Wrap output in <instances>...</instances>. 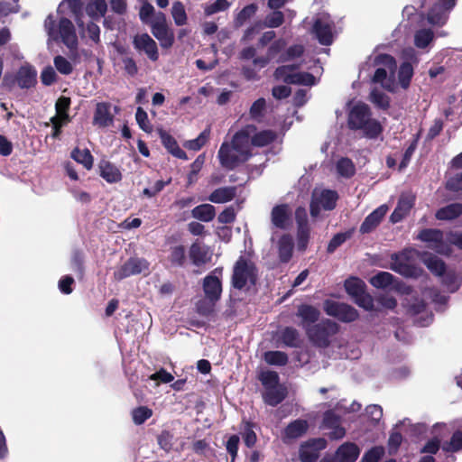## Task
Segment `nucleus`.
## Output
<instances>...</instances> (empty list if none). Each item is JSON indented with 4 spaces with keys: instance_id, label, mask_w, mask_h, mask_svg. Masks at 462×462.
I'll return each instance as SVG.
<instances>
[{
    "instance_id": "obj_1",
    "label": "nucleus",
    "mask_w": 462,
    "mask_h": 462,
    "mask_svg": "<svg viewBox=\"0 0 462 462\" xmlns=\"http://www.w3.org/2000/svg\"><path fill=\"white\" fill-rule=\"evenodd\" d=\"M254 130V125H246L234 135L231 143L221 144L217 156L224 168L233 170L252 156L250 137Z\"/></svg>"
},
{
    "instance_id": "obj_2",
    "label": "nucleus",
    "mask_w": 462,
    "mask_h": 462,
    "mask_svg": "<svg viewBox=\"0 0 462 462\" xmlns=\"http://www.w3.org/2000/svg\"><path fill=\"white\" fill-rule=\"evenodd\" d=\"M370 69H374L372 78L374 83L380 84L390 92L396 91L398 84L394 79L396 61L393 57L388 54L373 53L362 66L360 73L362 74Z\"/></svg>"
},
{
    "instance_id": "obj_3",
    "label": "nucleus",
    "mask_w": 462,
    "mask_h": 462,
    "mask_svg": "<svg viewBox=\"0 0 462 462\" xmlns=\"http://www.w3.org/2000/svg\"><path fill=\"white\" fill-rule=\"evenodd\" d=\"M348 125L351 129L362 130L368 138H376L383 130L380 123L371 118L369 107L364 103L352 106L348 114Z\"/></svg>"
},
{
    "instance_id": "obj_4",
    "label": "nucleus",
    "mask_w": 462,
    "mask_h": 462,
    "mask_svg": "<svg viewBox=\"0 0 462 462\" xmlns=\"http://www.w3.org/2000/svg\"><path fill=\"white\" fill-rule=\"evenodd\" d=\"M44 28L49 36V41H60L70 51L77 49L78 37L70 20L61 17L59 22H56L53 15L50 14L45 19Z\"/></svg>"
},
{
    "instance_id": "obj_5",
    "label": "nucleus",
    "mask_w": 462,
    "mask_h": 462,
    "mask_svg": "<svg viewBox=\"0 0 462 462\" xmlns=\"http://www.w3.org/2000/svg\"><path fill=\"white\" fill-rule=\"evenodd\" d=\"M258 273L254 263L245 255H241L233 269L232 285L238 290H249L257 281Z\"/></svg>"
},
{
    "instance_id": "obj_6",
    "label": "nucleus",
    "mask_w": 462,
    "mask_h": 462,
    "mask_svg": "<svg viewBox=\"0 0 462 462\" xmlns=\"http://www.w3.org/2000/svg\"><path fill=\"white\" fill-rule=\"evenodd\" d=\"M423 263L428 269L438 276H442V283L449 292H455L461 285V278L453 271L446 272L444 262L431 254H425Z\"/></svg>"
},
{
    "instance_id": "obj_7",
    "label": "nucleus",
    "mask_w": 462,
    "mask_h": 462,
    "mask_svg": "<svg viewBox=\"0 0 462 462\" xmlns=\"http://www.w3.org/2000/svg\"><path fill=\"white\" fill-rule=\"evenodd\" d=\"M295 65H283L276 69L274 77L287 84H298L312 86L315 84V77L308 72H298Z\"/></svg>"
},
{
    "instance_id": "obj_8",
    "label": "nucleus",
    "mask_w": 462,
    "mask_h": 462,
    "mask_svg": "<svg viewBox=\"0 0 462 462\" xmlns=\"http://www.w3.org/2000/svg\"><path fill=\"white\" fill-rule=\"evenodd\" d=\"M338 326L330 319H325L319 324L307 328L310 340L318 346L325 347L329 344V338L337 334Z\"/></svg>"
},
{
    "instance_id": "obj_9",
    "label": "nucleus",
    "mask_w": 462,
    "mask_h": 462,
    "mask_svg": "<svg viewBox=\"0 0 462 462\" xmlns=\"http://www.w3.org/2000/svg\"><path fill=\"white\" fill-rule=\"evenodd\" d=\"M418 238L426 243L428 247L440 254H449L451 248L448 247L447 234L439 229L426 228L420 232Z\"/></svg>"
},
{
    "instance_id": "obj_10",
    "label": "nucleus",
    "mask_w": 462,
    "mask_h": 462,
    "mask_svg": "<svg viewBox=\"0 0 462 462\" xmlns=\"http://www.w3.org/2000/svg\"><path fill=\"white\" fill-rule=\"evenodd\" d=\"M338 197L336 191L330 189L314 190L310 203L311 217H317L320 209L332 210L336 207Z\"/></svg>"
},
{
    "instance_id": "obj_11",
    "label": "nucleus",
    "mask_w": 462,
    "mask_h": 462,
    "mask_svg": "<svg viewBox=\"0 0 462 462\" xmlns=\"http://www.w3.org/2000/svg\"><path fill=\"white\" fill-rule=\"evenodd\" d=\"M312 31L322 45H330L333 42L334 23L328 14L321 13L316 16Z\"/></svg>"
},
{
    "instance_id": "obj_12",
    "label": "nucleus",
    "mask_w": 462,
    "mask_h": 462,
    "mask_svg": "<svg viewBox=\"0 0 462 462\" xmlns=\"http://www.w3.org/2000/svg\"><path fill=\"white\" fill-rule=\"evenodd\" d=\"M325 312L342 322H352L358 318L356 310L346 303L327 300L324 302Z\"/></svg>"
},
{
    "instance_id": "obj_13",
    "label": "nucleus",
    "mask_w": 462,
    "mask_h": 462,
    "mask_svg": "<svg viewBox=\"0 0 462 462\" xmlns=\"http://www.w3.org/2000/svg\"><path fill=\"white\" fill-rule=\"evenodd\" d=\"M149 272V263L143 258L132 257L114 273L116 280H123L132 275L146 274Z\"/></svg>"
},
{
    "instance_id": "obj_14",
    "label": "nucleus",
    "mask_w": 462,
    "mask_h": 462,
    "mask_svg": "<svg viewBox=\"0 0 462 462\" xmlns=\"http://www.w3.org/2000/svg\"><path fill=\"white\" fill-rule=\"evenodd\" d=\"M295 220L297 223V245L299 250L303 251L307 248L310 233L306 208L302 207L296 208Z\"/></svg>"
},
{
    "instance_id": "obj_15",
    "label": "nucleus",
    "mask_w": 462,
    "mask_h": 462,
    "mask_svg": "<svg viewBox=\"0 0 462 462\" xmlns=\"http://www.w3.org/2000/svg\"><path fill=\"white\" fill-rule=\"evenodd\" d=\"M271 224L273 228L287 230L291 226V209L287 204L276 205L271 211Z\"/></svg>"
},
{
    "instance_id": "obj_16",
    "label": "nucleus",
    "mask_w": 462,
    "mask_h": 462,
    "mask_svg": "<svg viewBox=\"0 0 462 462\" xmlns=\"http://www.w3.org/2000/svg\"><path fill=\"white\" fill-rule=\"evenodd\" d=\"M404 55L407 59L410 60V61L403 62L398 71V80L400 86L403 89H407L410 86L411 80L413 76V67L411 65V62L418 63L419 59L417 57V54L415 51L411 48L404 51Z\"/></svg>"
},
{
    "instance_id": "obj_17",
    "label": "nucleus",
    "mask_w": 462,
    "mask_h": 462,
    "mask_svg": "<svg viewBox=\"0 0 462 462\" xmlns=\"http://www.w3.org/2000/svg\"><path fill=\"white\" fill-rule=\"evenodd\" d=\"M323 427L329 430L328 435L330 439H341L346 435V430L341 425V417L333 411H328L324 413Z\"/></svg>"
},
{
    "instance_id": "obj_18",
    "label": "nucleus",
    "mask_w": 462,
    "mask_h": 462,
    "mask_svg": "<svg viewBox=\"0 0 462 462\" xmlns=\"http://www.w3.org/2000/svg\"><path fill=\"white\" fill-rule=\"evenodd\" d=\"M217 272L219 273H221L220 271L216 269L213 272V274H209V275L206 276L203 280V291L205 294V298H207L210 301H217V302L219 300V299L221 297V293H222L221 282L218 279V277L214 275Z\"/></svg>"
},
{
    "instance_id": "obj_19",
    "label": "nucleus",
    "mask_w": 462,
    "mask_h": 462,
    "mask_svg": "<svg viewBox=\"0 0 462 462\" xmlns=\"http://www.w3.org/2000/svg\"><path fill=\"white\" fill-rule=\"evenodd\" d=\"M391 269L405 277H416L420 270L408 263L406 253L392 257Z\"/></svg>"
},
{
    "instance_id": "obj_20",
    "label": "nucleus",
    "mask_w": 462,
    "mask_h": 462,
    "mask_svg": "<svg viewBox=\"0 0 462 462\" xmlns=\"http://www.w3.org/2000/svg\"><path fill=\"white\" fill-rule=\"evenodd\" d=\"M325 447V440L322 439H312L302 444L300 448V459L302 462H316L319 457V451Z\"/></svg>"
},
{
    "instance_id": "obj_21",
    "label": "nucleus",
    "mask_w": 462,
    "mask_h": 462,
    "mask_svg": "<svg viewBox=\"0 0 462 462\" xmlns=\"http://www.w3.org/2000/svg\"><path fill=\"white\" fill-rule=\"evenodd\" d=\"M134 46L146 53L150 60L155 61L159 58L156 42L147 34H138L134 38Z\"/></svg>"
},
{
    "instance_id": "obj_22",
    "label": "nucleus",
    "mask_w": 462,
    "mask_h": 462,
    "mask_svg": "<svg viewBox=\"0 0 462 462\" xmlns=\"http://www.w3.org/2000/svg\"><path fill=\"white\" fill-rule=\"evenodd\" d=\"M388 209L386 205H381L370 213L361 224L359 229L360 233L368 234L374 230L386 215Z\"/></svg>"
},
{
    "instance_id": "obj_23",
    "label": "nucleus",
    "mask_w": 462,
    "mask_h": 462,
    "mask_svg": "<svg viewBox=\"0 0 462 462\" xmlns=\"http://www.w3.org/2000/svg\"><path fill=\"white\" fill-rule=\"evenodd\" d=\"M189 256L194 265L201 266L211 260L212 254L208 246L196 241L189 247Z\"/></svg>"
},
{
    "instance_id": "obj_24",
    "label": "nucleus",
    "mask_w": 462,
    "mask_h": 462,
    "mask_svg": "<svg viewBox=\"0 0 462 462\" xmlns=\"http://www.w3.org/2000/svg\"><path fill=\"white\" fill-rule=\"evenodd\" d=\"M309 429V423L306 420H295L291 421L283 430L282 439L284 443L302 437Z\"/></svg>"
},
{
    "instance_id": "obj_25",
    "label": "nucleus",
    "mask_w": 462,
    "mask_h": 462,
    "mask_svg": "<svg viewBox=\"0 0 462 462\" xmlns=\"http://www.w3.org/2000/svg\"><path fill=\"white\" fill-rule=\"evenodd\" d=\"M360 454L359 448L352 442L342 444L336 451L335 462H355Z\"/></svg>"
},
{
    "instance_id": "obj_26",
    "label": "nucleus",
    "mask_w": 462,
    "mask_h": 462,
    "mask_svg": "<svg viewBox=\"0 0 462 462\" xmlns=\"http://www.w3.org/2000/svg\"><path fill=\"white\" fill-rule=\"evenodd\" d=\"M36 78V69L32 66L25 64L19 69L16 81L21 88H30L35 85Z\"/></svg>"
},
{
    "instance_id": "obj_27",
    "label": "nucleus",
    "mask_w": 462,
    "mask_h": 462,
    "mask_svg": "<svg viewBox=\"0 0 462 462\" xmlns=\"http://www.w3.org/2000/svg\"><path fill=\"white\" fill-rule=\"evenodd\" d=\"M414 203V198L411 195L403 194L400 197L398 204L391 215L393 223L400 222L411 210Z\"/></svg>"
},
{
    "instance_id": "obj_28",
    "label": "nucleus",
    "mask_w": 462,
    "mask_h": 462,
    "mask_svg": "<svg viewBox=\"0 0 462 462\" xmlns=\"http://www.w3.org/2000/svg\"><path fill=\"white\" fill-rule=\"evenodd\" d=\"M319 311L317 308L302 304L299 306L297 310V316L301 319L300 325L307 331V328H310L311 324L315 323L319 318Z\"/></svg>"
},
{
    "instance_id": "obj_29",
    "label": "nucleus",
    "mask_w": 462,
    "mask_h": 462,
    "mask_svg": "<svg viewBox=\"0 0 462 462\" xmlns=\"http://www.w3.org/2000/svg\"><path fill=\"white\" fill-rule=\"evenodd\" d=\"M163 146L170 153L179 159L188 160L186 152L179 146L176 140L162 129L158 130Z\"/></svg>"
},
{
    "instance_id": "obj_30",
    "label": "nucleus",
    "mask_w": 462,
    "mask_h": 462,
    "mask_svg": "<svg viewBox=\"0 0 462 462\" xmlns=\"http://www.w3.org/2000/svg\"><path fill=\"white\" fill-rule=\"evenodd\" d=\"M100 176L108 183H116L122 180L120 170L108 161H101L98 165Z\"/></svg>"
},
{
    "instance_id": "obj_31",
    "label": "nucleus",
    "mask_w": 462,
    "mask_h": 462,
    "mask_svg": "<svg viewBox=\"0 0 462 462\" xmlns=\"http://www.w3.org/2000/svg\"><path fill=\"white\" fill-rule=\"evenodd\" d=\"M286 394V388L282 385H278L265 389L263 393V398L266 404L276 406L285 399Z\"/></svg>"
},
{
    "instance_id": "obj_32",
    "label": "nucleus",
    "mask_w": 462,
    "mask_h": 462,
    "mask_svg": "<svg viewBox=\"0 0 462 462\" xmlns=\"http://www.w3.org/2000/svg\"><path fill=\"white\" fill-rule=\"evenodd\" d=\"M113 116L110 113V106L106 103H99L94 115V124L101 127L112 125Z\"/></svg>"
},
{
    "instance_id": "obj_33",
    "label": "nucleus",
    "mask_w": 462,
    "mask_h": 462,
    "mask_svg": "<svg viewBox=\"0 0 462 462\" xmlns=\"http://www.w3.org/2000/svg\"><path fill=\"white\" fill-rule=\"evenodd\" d=\"M236 194V187H223L215 189L208 197L213 203L222 204L231 201Z\"/></svg>"
},
{
    "instance_id": "obj_34",
    "label": "nucleus",
    "mask_w": 462,
    "mask_h": 462,
    "mask_svg": "<svg viewBox=\"0 0 462 462\" xmlns=\"http://www.w3.org/2000/svg\"><path fill=\"white\" fill-rule=\"evenodd\" d=\"M293 238L289 234L282 235L278 240V253L282 262H288L292 254Z\"/></svg>"
},
{
    "instance_id": "obj_35",
    "label": "nucleus",
    "mask_w": 462,
    "mask_h": 462,
    "mask_svg": "<svg viewBox=\"0 0 462 462\" xmlns=\"http://www.w3.org/2000/svg\"><path fill=\"white\" fill-rule=\"evenodd\" d=\"M448 11L436 4L428 13L427 21L431 25L443 26L448 21Z\"/></svg>"
},
{
    "instance_id": "obj_36",
    "label": "nucleus",
    "mask_w": 462,
    "mask_h": 462,
    "mask_svg": "<svg viewBox=\"0 0 462 462\" xmlns=\"http://www.w3.org/2000/svg\"><path fill=\"white\" fill-rule=\"evenodd\" d=\"M462 214V204L452 203L439 208L436 212V217L439 220H453Z\"/></svg>"
},
{
    "instance_id": "obj_37",
    "label": "nucleus",
    "mask_w": 462,
    "mask_h": 462,
    "mask_svg": "<svg viewBox=\"0 0 462 462\" xmlns=\"http://www.w3.org/2000/svg\"><path fill=\"white\" fill-rule=\"evenodd\" d=\"M434 32L431 29L421 28L414 33V45L418 49H427L433 42Z\"/></svg>"
},
{
    "instance_id": "obj_38",
    "label": "nucleus",
    "mask_w": 462,
    "mask_h": 462,
    "mask_svg": "<svg viewBox=\"0 0 462 462\" xmlns=\"http://www.w3.org/2000/svg\"><path fill=\"white\" fill-rule=\"evenodd\" d=\"M194 218L203 222H210L216 216L215 207L210 204H201L191 210Z\"/></svg>"
},
{
    "instance_id": "obj_39",
    "label": "nucleus",
    "mask_w": 462,
    "mask_h": 462,
    "mask_svg": "<svg viewBox=\"0 0 462 462\" xmlns=\"http://www.w3.org/2000/svg\"><path fill=\"white\" fill-rule=\"evenodd\" d=\"M106 10L107 5L106 0H90L86 6L87 14L94 20L103 17Z\"/></svg>"
},
{
    "instance_id": "obj_40",
    "label": "nucleus",
    "mask_w": 462,
    "mask_h": 462,
    "mask_svg": "<svg viewBox=\"0 0 462 462\" xmlns=\"http://www.w3.org/2000/svg\"><path fill=\"white\" fill-rule=\"evenodd\" d=\"M152 33L160 42L162 48H170L173 44V32L169 26L158 27L152 29Z\"/></svg>"
},
{
    "instance_id": "obj_41",
    "label": "nucleus",
    "mask_w": 462,
    "mask_h": 462,
    "mask_svg": "<svg viewBox=\"0 0 462 462\" xmlns=\"http://www.w3.org/2000/svg\"><path fill=\"white\" fill-rule=\"evenodd\" d=\"M275 138L276 134L272 130H263L256 134L254 131L250 137V145L263 147L273 142Z\"/></svg>"
},
{
    "instance_id": "obj_42",
    "label": "nucleus",
    "mask_w": 462,
    "mask_h": 462,
    "mask_svg": "<svg viewBox=\"0 0 462 462\" xmlns=\"http://www.w3.org/2000/svg\"><path fill=\"white\" fill-rule=\"evenodd\" d=\"M169 261L175 267H182L186 261V249L183 245H174L170 249Z\"/></svg>"
},
{
    "instance_id": "obj_43",
    "label": "nucleus",
    "mask_w": 462,
    "mask_h": 462,
    "mask_svg": "<svg viewBox=\"0 0 462 462\" xmlns=\"http://www.w3.org/2000/svg\"><path fill=\"white\" fill-rule=\"evenodd\" d=\"M70 157L82 164L87 170H90L93 167V156L88 149L80 150L79 148H75L71 152Z\"/></svg>"
},
{
    "instance_id": "obj_44",
    "label": "nucleus",
    "mask_w": 462,
    "mask_h": 462,
    "mask_svg": "<svg viewBox=\"0 0 462 462\" xmlns=\"http://www.w3.org/2000/svg\"><path fill=\"white\" fill-rule=\"evenodd\" d=\"M336 170L339 176L343 178H350L356 172V167L353 162L348 159L342 157L336 163Z\"/></svg>"
},
{
    "instance_id": "obj_45",
    "label": "nucleus",
    "mask_w": 462,
    "mask_h": 462,
    "mask_svg": "<svg viewBox=\"0 0 462 462\" xmlns=\"http://www.w3.org/2000/svg\"><path fill=\"white\" fill-rule=\"evenodd\" d=\"M171 16L177 26H182L187 23L188 16L186 14L185 6L181 2L176 1L172 4Z\"/></svg>"
},
{
    "instance_id": "obj_46",
    "label": "nucleus",
    "mask_w": 462,
    "mask_h": 462,
    "mask_svg": "<svg viewBox=\"0 0 462 462\" xmlns=\"http://www.w3.org/2000/svg\"><path fill=\"white\" fill-rule=\"evenodd\" d=\"M65 5H68V6L70 8L72 14L75 16V20H76L78 26L79 28H83L84 23L82 21V14L80 12V10H81L80 0H66V3L62 2L58 7V13L61 12V9L65 6Z\"/></svg>"
},
{
    "instance_id": "obj_47",
    "label": "nucleus",
    "mask_w": 462,
    "mask_h": 462,
    "mask_svg": "<svg viewBox=\"0 0 462 462\" xmlns=\"http://www.w3.org/2000/svg\"><path fill=\"white\" fill-rule=\"evenodd\" d=\"M346 292L355 299L365 291V283L357 278H350L345 282Z\"/></svg>"
},
{
    "instance_id": "obj_48",
    "label": "nucleus",
    "mask_w": 462,
    "mask_h": 462,
    "mask_svg": "<svg viewBox=\"0 0 462 462\" xmlns=\"http://www.w3.org/2000/svg\"><path fill=\"white\" fill-rule=\"evenodd\" d=\"M284 22V14L281 11H273L271 14H267L264 18V21L262 22V24L266 28H277L281 26Z\"/></svg>"
},
{
    "instance_id": "obj_49",
    "label": "nucleus",
    "mask_w": 462,
    "mask_h": 462,
    "mask_svg": "<svg viewBox=\"0 0 462 462\" xmlns=\"http://www.w3.org/2000/svg\"><path fill=\"white\" fill-rule=\"evenodd\" d=\"M264 360L269 365H285L288 362V356L282 351H268L264 354Z\"/></svg>"
},
{
    "instance_id": "obj_50",
    "label": "nucleus",
    "mask_w": 462,
    "mask_h": 462,
    "mask_svg": "<svg viewBox=\"0 0 462 462\" xmlns=\"http://www.w3.org/2000/svg\"><path fill=\"white\" fill-rule=\"evenodd\" d=\"M393 280V276L390 273L379 272L370 279V282L375 288H386L392 284Z\"/></svg>"
},
{
    "instance_id": "obj_51",
    "label": "nucleus",
    "mask_w": 462,
    "mask_h": 462,
    "mask_svg": "<svg viewBox=\"0 0 462 462\" xmlns=\"http://www.w3.org/2000/svg\"><path fill=\"white\" fill-rule=\"evenodd\" d=\"M209 134V130L206 129L197 138L185 142L184 146L189 150L199 151L208 140Z\"/></svg>"
},
{
    "instance_id": "obj_52",
    "label": "nucleus",
    "mask_w": 462,
    "mask_h": 462,
    "mask_svg": "<svg viewBox=\"0 0 462 462\" xmlns=\"http://www.w3.org/2000/svg\"><path fill=\"white\" fill-rule=\"evenodd\" d=\"M281 338L282 342L291 347H295L299 345V333L293 328H286L282 330Z\"/></svg>"
},
{
    "instance_id": "obj_53",
    "label": "nucleus",
    "mask_w": 462,
    "mask_h": 462,
    "mask_svg": "<svg viewBox=\"0 0 462 462\" xmlns=\"http://www.w3.org/2000/svg\"><path fill=\"white\" fill-rule=\"evenodd\" d=\"M257 5L255 4H250L245 6L237 14L236 18V25L240 27L242 26L246 20L255 14L257 12Z\"/></svg>"
},
{
    "instance_id": "obj_54",
    "label": "nucleus",
    "mask_w": 462,
    "mask_h": 462,
    "mask_svg": "<svg viewBox=\"0 0 462 462\" xmlns=\"http://www.w3.org/2000/svg\"><path fill=\"white\" fill-rule=\"evenodd\" d=\"M351 236L352 231L336 234L328 243V252L330 254L335 252L337 247L343 245Z\"/></svg>"
},
{
    "instance_id": "obj_55",
    "label": "nucleus",
    "mask_w": 462,
    "mask_h": 462,
    "mask_svg": "<svg viewBox=\"0 0 462 462\" xmlns=\"http://www.w3.org/2000/svg\"><path fill=\"white\" fill-rule=\"evenodd\" d=\"M135 119L139 127L145 133H152V126L150 124L147 113L142 108L138 107L135 113Z\"/></svg>"
},
{
    "instance_id": "obj_56",
    "label": "nucleus",
    "mask_w": 462,
    "mask_h": 462,
    "mask_svg": "<svg viewBox=\"0 0 462 462\" xmlns=\"http://www.w3.org/2000/svg\"><path fill=\"white\" fill-rule=\"evenodd\" d=\"M260 381L262 382L264 390L281 385L279 383V375L273 371L263 372L260 375Z\"/></svg>"
},
{
    "instance_id": "obj_57",
    "label": "nucleus",
    "mask_w": 462,
    "mask_h": 462,
    "mask_svg": "<svg viewBox=\"0 0 462 462\" xmlns=\"http://www.w3.org/2000/svg\"><path fill=\"white\" fill-rule=\"evenodd\" d=\"M53 63L56 69L62 75H69L73 71L72 64L63 56H56Z\"/></svg>"
},
{
    "instance_id": "obj_58",
    "label": "nucleus",
    "mask_w": 462,
    "mask_h": 462,
    "mask_svg": "<svg viewBox=\"0 0 462 462\" xmlns=\"http://www.w3.org/2000/svg\"><path fill=\"white\" fill-rule=\"evenodd\" d=\"M152 415V410L144 406L138 407L134 409L132 412L133 420L136 425L143 424Z\"/></svg>"
},
{
    "instance_id": "obj_59",
    "label": "nucleus",
    "mask_w": 462,
    "mask_h": 462,
    "mask_svg": "<svg viewBox=\"0 0 462 462\" xmlns=\"http://www.w3.org/2000/svg\"><path fill=\"white\" fill-rule=\"evenodd\" d=\"M371 101L380 108H387L389 106V97L383 91L373 89L370 94Z\"/></svg>"
},
{
    "instance_id": "obj_60",
    "label": "nucleus",
    "mask_w": 462,
    "mask_h": 462,
    "mask_svg": "<svg viewBox=\"0 0 462 462\" xmlns=\"http://www.w3.org/2000/svg\"><path fill=\"white\" fill-rule=\"evenodd\" d=\"M70 105V99L66 97H60L55 105L56 108V116L64 119V121H69V115L67 113Z\"/></svg>"
},
{
    "instance_id": "obj_61",
    "label": "nucleus",
    "mask_w": 462,
    "mask_h": 462,
    "mask_svg": "<svg viewBox=\"0 0 462 462\" xmlns=\"http://www.w3.org/2000/svg\"><path fill=\"white\" fill-rule=\"evenodd\" d=\"M266 106L265 99L261 97L253 103L250 108V116L254 120H260L264 113Z\"/></svg>"
},
{
    "instance_id": "obj_62",
    "label": "nucleus",
    "mask_w": 462,
    "mask_h": 462,
    "mask_svg": "<svg viewBox=\"0 0 462 462\" xmlns=\"http://www.w3.org/2000/svg\"><path fill=\"white\" fill-rule=\"evenodd\" d=\"M302 53L303 47L301 45H293L280 56L278 62H286L296 57H300Z\"/></svg>"
},
{
    "instance_id": "obj_63",
    "label": "nucleus",
    "mask_w": 462,
    "mask_h": 462,
    "mask_svg": "<svg viewBox=\"0 0 462 462\" xmlns=\"http://www.w3.org/2000/svg\"><path fill=\"white\" fill-rule=\"evenodd\" d=\"M383 454L384 448L383 447H374L363 456L361 462H378Z\"/></svg>"
},
{
    "instance_id": "obj_64",
    "label": "nucleus",
    "mask_w": 462,
    "mask_h": 462,
    "mask_svg": "<svg viewBox=\"0 0 462 462\" xmlns=\"http://www.w3.org/2000/svg\"><path fill=\"white\" fill-rule=\"evenodd\" d=\"M446 188L451 191L462 190V172L457 173L448 179L446 182Z\"/></svg>"
}]
</instances>
